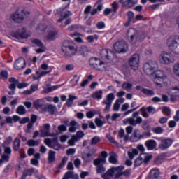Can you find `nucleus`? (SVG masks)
<instances>
[{
  "instance_id": "nucleus-45",
  "label": "nucleus",
  "mask_w": 179,
  "mask_h": 179,
  "mask_svg": "<svg viewBox=\"0 0 179 179\" xmlns=\"http://www.w3.org/2000/svg\"><path fill=\"white\" fill-rule=\"evenodd\" d=\"M173 72L174 75H176V76L179 77V62L176 63L173 65Z\"/></svg>"
},
{
  "instance_id": "nucleus-51",
  "label": "nucleus",
  "mask_w": 179,
  "mask_h": 179,
  "mask_svg": "<svg viewBox=\"0 0 179 179\" xmlns=\"http://www.w3.org/2000/svg\"><path fill=\"white\" fill-rule=\"evenodd\" d=\"M77 141H80V139H82V138H83L85 136V133H83V131H78L76 132V134L75 135Z\"/></svg>"
},
{
  "instance_id": "nucleus-42",
  "label": "nucleus",
  "mask_w": 179,
  "mask_h": 179,
  "mask_svg": "<svg viewBox=\"0 0 179 179\" xmlns=\"http://www.w3.org/2000/svg\"><path fill=\"white\" fill-rule=\"evenodd\" d=\"M141 92H143V93H144V94H146L147 96H154L155 95V92H153V90H152L142 88Z\"/></svg>"
},
{
  "instance_id": "nucleus-33",
  "label": "nucleus",
  "mask_w": 179,
  "mask_h": 179,
  "mask_svg": "<svg viewBox=\"0 0 179 179\" xmlns=\"http://www.w3.org/2000/svg\"><path fill=\"white\" fill-rule=\"evenodd\" d=\"M78 99V96L74 95H69V98L66 101V105L68 107H71L72 104H73V100H76Z\"/></svg>"
},
{
  "instance_id": "nucleus-64",
  "label": "nucleus",
  "mask_w": 179,
  "mask_h": 179,
  "mask_svg": "<svg viewBox=\"0 0 179 179\" xmlns=\"http://www.w3.org/2000/svg\"><path fill=\"white\" fill-rule=\"evenodd\" d=\"M8 71L6 70H3L1 73H0V76H1V78L3 79H8Z\"/></svg>"
},
{
  "instance_id": "nucleus-18",
  "label": "nucleus",
  "mask_w": 179,
  "mask_h": 179,
  "mask_svg": "<svg viewBox=\"0 0 179 179\" xmlns=\"http://www.w3.org/2000/svg\"><path fill=\"white\" fill-rule=\"evenodd\" d=\"M48 73H51V71H36V75L32 76L33 80H38L43 78V76H45L48 75Z\"/></svg>"
},
{
  "instance_id": "nucleus-2",
  "label": "nucleus",
  "mask_w": 179,
  "mask_h": 179,
  "mask_svg": "<svg viewBox=\"0 0 179 179\" xmlns=\"http://www.w3.org/2000/svg\"><path fill=\"white\" fill-rule=\"evenodd\" d=\"M36 31L37 34L42 36V37L45 36L47 40H55L57 38V34H58V32H57V30L54 27L47 26L45 24H39L36 29Z\"/></svg>"
},
{
  "instance_id": "nucleus-52",
  "label": "nucleus",
  "mask_w": 179,
  "mask_h": 179,
  "mask_svg": "<svg viewBox=\"0 0 179 179\" xmlns=\"http://www.w3.org/2000/svg\"><path fill=\"white\" fill-rule=\"evenodd\" d=\"M13 138L11 136H9L6 138L3 143V148H5V146H8V145H10L12 143Z\"/></svg>"
},
{
  "instance_id": "nucleus-39",
  "label": "nucleus",
  "mask_w": 179,
  "mask_h": 179,
  "mask_svg": "<svg viewBox=\"0 0 179 179\" xmlns=\"http://www.w3.org/2000/svg\"><path fill=\"white\" fill-rule=\"evenodd\" d=\"M46 111L50 113V114H54L57 111V107L54 105H48L46 107Z\"/></svg>"
},
{
  "instance_id": "nucleus-61",
  "label": "nucleus",
  "mask_w": 179,
  "mask_h": 179,
  "mask_svg": "<svg viewBox=\"0 0 179 179\" xmlns=\"http://www.w3.org/2000/svg\"><path fill=\"white\" fill-rule=\"evenodd\" d=\"M127 16H128L129 22V23H131V22L135 17V14L134 13V12L129 11L127 13Z\"/></svg>"
},
{
  "instance_id": "nucleus-59",
  "label": "nucleus",
  "mask_w": 179,
  "mask_h": 179,
  "mask_svg": "<svg viewBox=\"0 0 179 179\" xmlns=\"http://www.w3.org/2000/svg\"><path fill=\"white\" fill-rule=\"evenodd\" d=\"M140 111L141 112L142 117H143L144 118H148V117H149V115L146 112V109L145 108H141L140 109Z\"/></svg>"
},
{
  "instance_id": "nucleus-11",
  "label": "nucleus",
  "mask_w": 179,
  "mask_h": 179,
  "mask_svg": "<svg viewBox=\"0 0 179 179\" xmlns=\"http://www.w3.org/2000/svg\"><path fill=\"white\" fill-rule=\"evenodd\" d=\"M129 64L132 69L136 71L139 68V55H134L129 60Z\"/></svg>"
},
{
  "instance_id": "nucleus-26",
  "label": "nucleus",
  "mask_w": 179,
  "mask_h": 179,
  "mask_svg": "<svg viewBox=\"0 0 179 179\" xmlns=\"http://www.w3.org/2000/svg\"><path fill=\"white\" fill-rule=\"evenodd\" d=\"M160 176V171L159 169H152L150 172V178H157Z\"/></svg>"
},
{
  "instance_id": "nucleus-24",
  "label": "nucleus",
  "mask_w": 179,
  "mask_h": 179,
  "mask_svg": "<svg viewBox=\"0 0 179 179\" xmlns=\"http://www.w3.org/2000/svg\"><path fill=\"white\" fill-rule=\"evenodd\" d=\"M39 71H43V72H48V71H50V72H52V67L48 66V64L43 62L39 66Z\"/></svg>"
},
{
  "instance_id": "nucleus-50",
  "label": "nucleus",
  "mask_w": 179,
  "mask_h": 179,
  "mask_svg": "<svg viewBox=\"0 0 179 179\" xmlns=\"http://www.w3.org/2000/svg\"><path fill=\"white\" fill-rule=\"evenodd\" d=\"M97 166L96 171L99 174H101L106 171V168L103 166L101 164L95 165Z\"/></svg>"
},
{
  "instance_id": "nucleus-40",
  "label": "nucleus",
  "mask_w": 179,
  "mask_h": 179,
  "mask_svg": "<svg viewBox=\"0 0 179 179\" xmlns=\"http://www.w3.org/2000/svg\"><path fill=\"white\" fill-rule=\"evenodd\" d=\"M28 146H38L40 145V140L34 141L33 139L29 140L27 141Z\"/></svg>"
},
{
  "instance_id": "nucleus-14",
  "label": "nucleus",
  "mask_w": 179,
  "mask_h": 179,
  "mask_svg": "<svg viewBox=\"0 0 179 179\" xmlns=\"http://www.w3.org/2000/svg\"><path fill=\"white\" fill-rule=\"evenodd\" d=\"M24 13V10H22V13H19V11H15L10 15V19L16 23H22L24 19V17L23 16Z\"/></svg>"
},
{
  "instance_id": "nucleus-38",
  "label": "nucleus",
  "mask_w": 179,
  "mask_h": 179,
  "mask_svg": "<svg viewBox=\"0 0 179 179\" xmlns=\"http://www.w3.org/2000/svg\"><path fill=\"white\" fill-rule=\"evenodd\" d=\"M16 113L20 115H24L26 114V108L23 106H20L17 107Z\"/></svg>"
},
{
  "instance_id": "nucleus-22",
  "label": "nucleus",
  "mask_w": 179,
  "mask_h": 179,
  "mask_svg": "<svg viewBox=\"0 0 179 179\" xmlns=\"http://www.w3.org/2000/svg\"><path fill=\"white\" fill-rule=\"evenodd\" d=\"M136 3H138V0H125L122 3V6H124V8H132Z\"/></svg>"
},
{
  "instance_id": "nucleus-36",
  "label": "nucleus",
  "mask_w": 179,
  "mask_h": 179,
  "mask_svg": "<svg viewBox=\"0 0 179 179\" xmlns=\"http://www.w3.org/2000/svg\"><path fill=\"white\" fill-rule=\"evenodd\" d=\"M101 94H103V91L99 90L94 92L92 95V97H93V99H98V100H100L101 99H103V95Z\"/></svg>"
},
{
  "instance_id": "nucleus-30",
  "label": "nucleus",
  "mask_w": 179,
  "mask_h": 179,
  "mask_svg": "<svg viewBox=\"0 0 179 179\" xmlns=\"http://www.w3.org/2000/svg\"><path fill=\"white\" fill-rule=\"evenodd\" d=\"M72 15V13H71V11H63L62 13V17L59 20H57V22L59 23H61V22H62L64 20V19H66V17H69V16H71Z\"/></svg>"
},
{
  "instance_id": "nucleus-57",
  "label": "nucleus",
  "mask_w": 179,
  "mask_h": 179,
  "mask_svg": "<svg viewBox=\"0 0 179 179\" xmlns=\"http://www.w3.org/2000/svg\"><path fill=\"white\" fill-rule=\"evenodd\" d=\"M57 129L60 134H62V132H66V126L64 124H61L57 127Z\"/></svg>"
},
{
  "instance_id": "nucleus-34",
  "label": "nucleus",
  "mask_w": 179,
  "mask_h": 179,
  "mask_svg": "<svg viewBox=\"0 0 179 179\" xmlns=\"http://www.w3.org/2000/svg\"><path fill=\"white\" fill-rule=\"evenodd\" d=\"M119 138H123L124 141H128L129 139V136L125 135V131L124 129H121L118 132Z\"/></svg>"
},
{
  "instance_id": "nucleus-4",
  "label": "nucleus",
  "mask_w": 179,
  "mask_h": 179,
  "mask_svg": "<svg viewBox=\"0 0 179 179\" xmlns=\"http://www.w3.org/2000/svg\"><path fill=\"white\" fill-rule=\"evenodd\" d=\"M90 64L96 71H107V68H108V65L106 62H104L96 57H92L90 59Z\"/></svg>"
},
{
  "instance_id": "nucleus-53",
  "label": "nucleus",
  "mask_w": 179,
  "mask_h": 179,
  "mask_svg": "<svg viewBox=\"0 0 179 179\" xmlns=\"http://www.w3.org/2000/svg\"><path fill=\"white\" fill-rule=\"evenodd\" d=\"M78 82H79V78L77 75H75L73 79L71 80V84L72 86H76V85H78Z\"/></svg>"
},
{
  "instance_id": "nucleus-23",
  "label": "nucleus",
  "mask_w": 179,
  "mask_h": 179,
  "mask_svg": "<svg viewBox=\"0 0 179 179\" xmlns=\"http://www.w3.org/2000/svg\"><path fill=\"white\" fill-rule=\"evenodd\" d=\"M125 101V99L121 98L116 100L115 103L113 105V111H118L120 110V107L122 103Z\"/></svg>"
},
{
  "instance_id": "nucleus-29",
  "label": "nucleus",
  "mask_w": 179,
  "mask_h": 179,
  "mask_svg": "<svg viewBox=\"0 0 179 179\" xmlns=\"http://www.w3.org/2000/svg\"><path fill=\"white\" fill-rule=\"evenodd\" d=\"M138 153L139 152H138V150L134 148L131 151L128 152L129 158L131 160H133L134 159L135 156H138Z\"/></svg>"
},
{
  "instance_id": "nucleus-58",
  "label": "nucleus",
  "mask_w": 179,
  "mask_h": 179,
  "mask_svg": "<svg viewBox=\"0 0 179 179\" xmlns=\"http://www.w3.org/2000/svg\"><path fill=\"white\" fill-rule=\"evenodd\" d=\"M1 159H3L4 163H8V162H9V159H10V155H8L7 154H3L1 155Z\"/></svg>"
},
{
  "instance_id": "nucleus-13",
  "label": "nucleus",
  "mask_w": 179,
  "mask_h": 179,
  "mask_svg": "<svg viewBox=\"0 0 179 179\" xmlns=\"http://www.w3.org/2000/svg\"><path fill=\"white\" fill-rule=\"evenodd\" d=\"M50 129L51 125H50V124H43V128L40 129V137L45 138L48 136H54V135L50 132Z\"/></svg>"
},
{
  "instance_id": "nucleus-49",
  "label": "nucleus",
  "mask_w": 179,
  "mask_h": 179,
  "mask_svg": "<svg viewBox=\"0 0 179 179\" xmlns=\"http://www.w3.org/2000/svg\"><path fill=\"white\" fill-rule=\"evenodd\" d=\"M162 113L164 114V115H170L171 113V110H170V108L167 107V106H164L162 108Z\"/></svg>"
},
{
  "instance_id": "nucleus-10",
  "label": "nucleus",
  "mask_w": 179,
  "mask_h": 179,
  "mask_svg": "<svg viewBox=\"0 0 179 179\" xmlns=\"http://www.w3.org/2000/svg\"><path fill=\"white\" fill-rule=\"evenodd\" d=\"M31 43L32 44H34L36 47L39 48L35 50L36 54H41L43 52H45V50H46L45 46L40 39H34L31 41Z\"/></svg>"
},
{
  "instance_id": "nucleus-47",
  "label": "nucleus",
  "mask_w": 179,
  "mask_h": 179,
  "mask_svg": "<svg viewBox=\"0 0 179 179\" xmlns=\"http://www.w3.org/2000/svg\"><path fill=\"white\" fill-rule=\"evenodd\" d=\"M108 52H111V51L107 49L103 50L101 52V55L103 59H106V58L108 59Z\"/></svg>"
},
{
  "instance_id": "nucleus-15",
  "label": "nucleus",
  "mask_w": 179,
  "mask_h": 179,
  "mask_svg": "<svg viewBox=\"0 0 179 179\" xmlns=\"http://www.w3.org/2000/svg\"><path fill=\"white\" fill-rule=\"evenodd\" d=\"M168 94L171 96V101H176L177 97H179V87H174L168 90Z\"/></svg>"
},
{
  "instance_id": "nucleus-17",
  "label": "nucleus",
  "mask_w": 179,
  "mask_h": 179,
  "mask_svg": "<svg viewBox=\"0 0 179 179\" xmlns=\"http://www.w3.org/2000/svg\"><path fill=\"white\" fill-rule=\"evenodd\" d=\"M101 155L102 157L98 158L94 161V166H99V164H106L108 154L106 151H102Z\"/></svg>"
},
{
  "instance_id": "nucleus-60",
  "label": "nucleus",
  "mask_w": 179,
  "mask_h": 179,
  "mask_svg": "<svg viewBox=\"0 0 179 179\" xmlns=\"http://www.w3.org/2000/svg\"><path fill=\"white\" fill-rule=\"evenodd\" d=\"M95 124L97 125V127H103L105 122L101 119L97 118L95 120Z\"/></svg>"
},
{
  "instance_id": "nucleus-19",
  "label": "nucleus",
  "mask_w": 179,
  "mask_h": 179,
  "mask_svg": "<svg viewBox=\"0 0 179 179\" xmlns=\"http://www.w3.org/2000/svg\"><path fill=\"white\" fill-rule=\"evenodd\" d=\"M173 145V141L171 139H164L161 141V144L159 145V149L162 150H164L168 148H170V145Z\"/></svg>"
},
{
  "instance_id": "nucleus-28",
  "label": "nucleus",
  "mask_w": 179,
  "mask_h": 179,
  "mask_svg": "<svg viewBox=\"0 0 179 179\" xmlns=\"http://www.w3.org/2000/svg\"><path fill=\"white\" fill-rule=\"evenodd\" d=\"M48 160L49 163H53V162H55V151H53V150L49 151Z\"/></svg>"
},
{
  "instance_id": "nucleus-44",
  "label": "nucleus",
  "mask_w": 179,
  "mask_h": 179,
  "mask_svg": "<svg viewBox=\"0 0 179 179\" xmlns=\"http://www.w3.org/2000/svg\"><path fill=\"white\" fill-rule=\"evenodd\" d=\"M122 89L124 90H127V92H129L132 89V84L129 83H124L122 85Z\"/></svg>"
},
{
  "instance_id": "nucleus-27",
  "label": "nucleus",
  "mask_w": 179,
  "mask_h": 179,
  "mask_svg": "<svg viewBox=\"0 0 179 179\" xmlns=\"http://www.w3.org/2000/svg\"><path fill=\"white\" fill-rule=\"evenodd\" d=\"M141 156V159L143 160V163H148L152 160V155L148 153H143L140 155Z\"/></svg>"
},
{
  "instance_id": "nucleus-37",
  "label": "nucleus",
  "mask_w": 179,
  "mask_h": 179,
  "mask_svg": "<svg viewBox=\"0 0 179 179\" xmlns=\"http://www.w3.org/2000/svg\"><path fill=\"white\" fill-rule=\"evenodd\" d=\"M9 82L11 83V85L9 86V89L13 90L16 86H17V80L15 79L14 78H11L9 79Z\"/></svg>"
},
{
  "instance_id": "nucleus-6",
  "label": "nucleus",
  "mask_w": 179,
  "mask_h": 179,
  "mask_svg": "<svg viewBox=\"0 0 179 179\" xmlns=\"http://www.w3.org/2000/svg\"><path fill=\"white\" fill-rule=\"evenodd\" d=\"M132 117H128V118L124 119L123 124H124V125H128L129 124V125H133L134 127L139 124H142L143 119H142L141 117H139V112L138 111L134 112L132 114Z\"/></svg>"
},
{
  "instance_id": "nucleus-56",
  "label": "nucleus",
  "mask_w": 179,
  "mask_h": 179,
  "mask_svg": "<svg viewBox=\"0 0 179 179\" xmlns=\"http://www.w3.org/2000/svg\"><path fill=\"white\" fill-rule=\"evenodd\" d=\"M154 134H163V128L162 127H157L152 129Z\"/></svg>"
},
{
  "instance_id": "nucleus-48",
  "label": "nucleus",
  "mask_w": 179,
  "mask_h": 179,
  "mask_svg": "<svg viewBox=\"0 0 179 179\" xmlns=\"http://www.w3.org/2000/svg\"><path fill=\"white\" fill-rule=\"evenodd\" d=\"M61 85H54L52 87H49L47 90H45V93H50L51 92H54V90H57V89H59Z\"/></svg>"
},
{
  "instance_id": "nucleus-16",
  "label": "nucleus",
  "mask_w": 179,
  "mask_h": 179,
  "mask_svg": "<svg viewBox=\"0 0 179 179\" xmlns=\"http://www.w3.org/2000/svg\"><path fill=\"white\" fill-rule=\"evenodd\" d=\"M31 36V34H27V32L26 31V29L22 28L21 29H19L15 34H13V37H15V38H28V37H30Z\"/></svg>"
},
{
  "instance_id": "nucleus-55",
  "label": "nucleus",
  "mask_w": 179,
  "mask_h": 179,
  "mask_svg": "<svg viewBox=\"0 0 179 179\" xmlns=\"http://www.w3.org/2000/svg\"><path fill=\"white\" fill-rule=\"evenodd\" d=\"M96 110H90L86 113V117L87 118H93L94 115H96Z\"/></svg>"
},
{
  "instance_id": "nucleus-12",
  "label": "nucleus",
  "mask_w": 179,
  "mask_h": 179,
  "mask_svg": "<svg viewBox=\"0 0 179 179\" xmlns=\"http://www.w3.org/2000/svg\"><path fill=\"white\" fill-rule=\"evenodd\" d=\"M13 68L16 71H22V69H24V68H26V60L22 57L18 58L15 61Z\"/></svg>"
},
{
  "instance_id": "nucleus-5",
  "label": "nucleus",
  "mask_w": 179,
  "mask_h": 179,
  "mask_svg": "<svg viewBox=\"0 0 179 179\" xmlns=\"http://www.w3.org/2000/svg\"><path fill=\"white\" fill-rule=\"evenodd\" d=\"M124 166H119L116 167H112L108 170L106 174L102 175L103 178H106L107 176L110 177H115V178H120L122 176V171H124Z\"/></svg>"
},
{
  "instance_id": "nucleus-3",
  "label": "nucleus",
  "mask_w": 179,
  "mask_h": 179,
  "mask_svg": "<svg viewBox=\"0 0 179 179\" xmlns=\"http://www.w3.org/2000/svg\"><path fill=\"white\" fill-rule=\"evenodd\" d=\"M166 45L173 54L179 55V36H171L166 41Z\"/></svg>"
},
{
  "instance_id": "nucleus-35",
  "label": "nucleus",
  "mask_w": 179,
  "mask_h": 179,
  "mask_svg": "<svg viewBox=\"0 0 179 179\" xmlns=\"http://www.w3.org/2000/svg\"><path fill=\"white\" fill-rule=\"evenodd\" d=\"M13 149L15 152H17L20 149V140L17 138L13 142Z\"/></svg>"
},
{
  "instance_id": "nucleus-43",
  "label": "nucleus",
  "mask_w": 179,
  "mask_h": 179,
  "mask_svg": "<svg viewBox=\"0 0 179 179\" xmlns=\"http://www.w3.org/2000/svg\"><path fill=\"white\" fill-rule=\"evenodd\" d=\"M142 163H143V159H142V157L140 155L139 157L134 161V166L136 167H139V166H141Z\"/></svg>"
},
{
  "instance_id": "nucleus-20",
  "label": "nucleus",
  "mask_w": 179,
  "mask_h": 179,
  "mask_svg": "<svg viewBox=\"0 0 179 179\" xmlns=\"http://www.w3.org/2000/svg\"><path fill=\"white\" fill-rule=\"evenodd\" d=\"M145 145L148 150H153V149L156 148L157 143H156L155 140H148L145 142Z\"/></svg>"
},
{
  "instance_id": "nucleus-41",
  "label": "nucleus",
  "mask_w": 179,
  "mask_h": 179,
  "mask_svg": "<svg viewBox=\"0 0 179 179\" xmlns=\"http://www.w3.org/2000/svg\"><path fill=\"white\" fill-rule=\"evenodd\" d=\"M76 142H78V138H76V136L75 135H73L71 136V138L69 140L68 145L69 146H75V143H76Z\"/></svg>"
},
{
  "instance_id": "nucleus-25",
  "label": "nucleus",
  "mask_w": 179,
  "mask_h": 179,
  "mask_svg": "<svg viewBox=\"0 0 179 179\" xmlns=\"http://www.w3.org/2000/svg\"><path fill=\"white\" fill-rule=\"evenodd\" d=\"M108 160L111 164H117L118 163V159H117V154L115 152L110 153Z\"/></svg>"
},
{
  "instance_id": "nucleus-8",
  "label": "nucleus",
  "mask_w": 179,
  "mask_h": 179,
  "mask_svg": "<svg viewBox=\"0 0 179 179\" xmlns=\"http://www.w3.org/2000/svg\"><path fill=\"white\" fill-rule=\"evenodd\" d=\"M62 50L64 54H66V55H69L71 57V55H75V53L76 52V47L75 46V43L69 41H66L64 43L63 45L62 46Z\"/></svg>"
},
{
  "instance_id": "nucleus-1",
  "label": "nucleus",
  "mask_w": 179,
  "mask_h": 179,
  "mask_svg": "<svg viewBox=\"0 0 179 179\" xmlns=\"http://www.w3.org/2000/svg\"><path fill=\"white\" fill-rule=\"evenodd\" d=\"M157 63L150 61L143 66V71L146 75H150L156 86L162 87L167 80V74L163 70H156Z\"/></svg>"
},
{
  "instance_id": "nucleus-21",
  "label": "nucleus",
  "mask_w": 179,
  "mask_h": 179,
  "mask_svg": "<svg viewBox=\"0 0 179 179\" xmlns=\"http://www.w3.org/2000/svg\"><path fill=\"white\" fill-rule=\"evenodd\" d=\"M76 129H79V124L76 121L72 120L70 122V127L69 131V132L73 133L76 132Z\"/></svg>"
},
{
  "instance_id": "nucleus-62",
  "label": "nucleus",
  "mask_w": 179,
  "mask_h": 179,
  "mask_svg": "<svg viewBox=\"0 0 179 179\" xmlns=\"http://www.w3.org/2000/svg\"><path fill=\"white\" fill-rule=\"evenodd\" d=\"M4 153L5 155H8L9 156H10V155H12V148H10V147H4Z\"/></svg>"
},
{
  "instance_id": "nucleus-7",
  "label": "nucleus",
  "mask_w": 179,
  "mask_h": 179,
  "mask_svg": "<svg viewBox=\"0 0 179 179\" xmlns=\"http://www.w3.org/2000/svg\"><path fill=\"white\" fill-rule=\"evenodd\" d=\"M158 59L163 65H170L174 62V56L171 52L163 51L159 55Z\"/></svg>"
},
{
  "instance_id": "nucleus-54",
  "label": "nucleus",
  "mask_w": 179,
  "mask_h": 179,
  "mask_svg": "<svg viewBox=\"0 0 179 179\" xmlns=\"http://www.w3.org/2000/svg\"><path fill=\"white\" fill-rule=\"evenodd\" d=\"M98 38H99V36L97 35H94V36L90 35L87 38V40L88 43H93L94 40H97Z\"/></svg>"
},
{
  "instance_id": "nucleus-31",
  "label": "nucleus",
  "mask_w": 179,
  "mask_h": 179,
  "mask_svg": "<svg viewBox=\"0 0 179 179\" xmlns=\"http://www.w3.org/2000/svg\"><path fill=\"white\" fill-rule=\"evenodd\" d=\"M43 106H44V103L43 102V100L38 99L34 102V107L36 108V110H40V108H43Z\"/></svg>"
},
{
  "instance_id": "nucleus-46",
  "label": "nucleus",
  "mask_w": 179,
  "mask_h": 179,
  "mask_svg": "<svg viewBox=\"0 0 179 179\" xmlns=\"http://www.w3.org/2000/svg\"><path fill=\"white\" fill-rule=\"evenodd\" d=\"M36 90H38V85L35 84L31 87V91H26V94H31L33 92H36Z\"/></svg>"
},
{
  "instance_id": "nucleus-63",
  "label": "nucleus",
  "mask_w": 179,
  "mask_h": 179,
  "mask_svg": "<svg viewBox=\"0 0 179 179\" xmlns=\"http://www.w3.org/2000/svg\"><path fill=\"white\" fill-rule=\"evenodd\" d=\"M83 159L87 162H92V160H93L92 158V154L90 153H88L86 157H83Z\"/></svg>"
},
{
  "instance_id": "nucleus-9",
  "label": "nucleus",
  "mask_w": 179,
  "mask_h": 179,
  "mask_svg": "<svg viewBox=\"0 0 179 179\" xmlns=\"http://www.w3.org/2000/svg\"><path fill=\"white\" fill-rule=\"evenodd\" d=\"M114 50L118 54L127 52L128 51V44L124 41H117L114 45Z\"/></svg>"
},
{
  "instance_id": "nucleus-32",
  "label": "nucleus",
  "mask_w": 179,
  "mask_h": 179,
  "mask_svg": "<svg viewBox=\"0 0 179 179\" xmlns=\"http://www.w3.org/2000/svg\"><path fill=\"white\" fill-rule=\"evenodd\" d=\"M71 37H76L75 41L77 43H83V40H82V37H83V35L79 34L78 32H75L73 34H71Z\"/></svg>"
}]
</instances>
